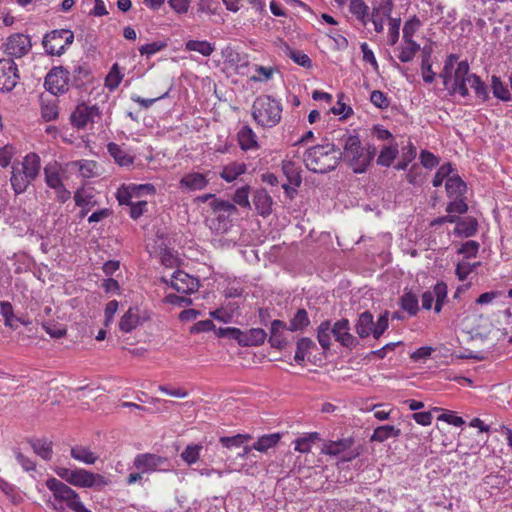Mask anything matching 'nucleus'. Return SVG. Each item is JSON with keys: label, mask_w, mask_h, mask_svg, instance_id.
I'll list each match as a JSON object with an SVG mask.
<instances>
[{"label": "nucleus", "mask_w": 512, "mask_h": 512, "mask_svg": "<svg viewBox=\"0 0 512 512\" xmlns=\"http://www.w3.org/2000/svg\"><path fill=\"white\" fill-rule=\"evenodd\" d=\"M238 142L243 150L256 149L258 147V143L256 140V135L253 130L245 125L238 132Z\"/></svg>", "instance_id": "obj_29"}, {"label": "nucleus", "mask_w": 512, "mask_h": 512, "mask_svg": "<svg viewBox=\"0 0 512 512\" xmlns=\"http://www.w3.org/2000/svg\"><path fill=\"white\" fill-rule=\"evenodd\" d=\"M374 318L370 311L361 313L355 324V331L360 338H367L373 335Z\"/></svg>", "instance_id": "obj_23"}, {"label": "nucleus", "mask_w": 512, "mask_h": 512, "mask_svg": "<svg viewBox=\"0 0 512 512\" xmlns=\"http://www.w3.org/2000/svg\"><path fill=\"white\" fill-rule=\"evenodd\" d=\"M479 250V243L474 240H469L462 244L458 253L463 254L466 258L475 257Z\"/></svg>", "instance_id": "obj_64"}, {"label": "nucleus", "mask_w": 512, "mask_h": 512, "mask_svg": "<svg viewBox=\"0 0 512 512\" xmlns=\"http://www.w3.org/2000/svg\"><path fill=\"white\" fill-rule=\"evenodd\" d=\"M209 206L214 213H223V216H230L237 211L234 203L220 198H213Z\"/></svg>", "instance_id": "obj_38"}, {"label": "nucleus", "mask_w": 512, "mask_h": 512, "mask_svg": "<svg viewBox=\"0 0 512 512\" xmlns=\"http://www.w3.org/2000/svg\"><path fill=\"white\" fill-rule=\"evenodd\" d=\"M354 444L355 441L352 437L337 441H327L323 445L322 453L331 456H339L342 461L348 462L357 458L361 453L360 446H355Z\"/></svg>", "instance_id": "obj_6"}, {"label": "nucleus", "mask_w": 512, "mask_h": 512, "mask_svg": "<svg viewBox=\"0 0 512 512\" xmlns=\"http://www.w3.org/2000/svg\"><path fill=\"white\" fill-rule=\"evenodd\" d=\"M281 439L280 433L266 434L257 439L253 444V448L259 452H267L270 448L275 447Z\"/></svg>", "instance_id": "obj_33"}, {"label": "nucleus", "mask_w": 512, "mask_h": 512, "mask_svg": "<svg viewBox=\"0 0 512 512\" xmlns=\"http://www.w3.org/2000/svg\"><path fill=\"white\" fill-rule=\"evenodd\" d=\"M3 50L11 59L21 58L29 53L32 44L28 35L15 33L10 35L3 43Z\"/></svg>", "instance_id": "obj_9"}, {"label": "nucleus", "mask_w": 512, "mask_h": 512, "mask_svg": "<svg viewBox=\"0 0 512 512\" xmlns=\"http://www.w3.org/2000/svg\"><path fill=\"white\" fill-rule=\"evenodd\" d=\"M94 196L85 190H78L75 192L74 200L77 206L81 208H88L95 204Z\"/></svg>", "instance_id": "obj_58"}, {"label": "nucleus", "mask_w": 512, "mask_h": 512, "mask_svg": "<svg viewBox=\"0 0 512 512\" xmlns=\"http://www.w3.org/2000/svg\"><path fill=\"white\" fill-rule=\"evenodd\" d=\"M371 103L380 109H386L390 105L388 97L380 90H374L370 96Z\"/></svg>", "instance_id": "obj_61"}, {"label": "nucleus", "mask_w": 512, "mask_h": 512, "mask_svg": "<svg viewBox=\"0 0 512 512\" xmlns=\"http://www.w3.org/2000/svg\"><path fill=\"white\" fill-rule=\"evenodd\" d=\"M170 286L178 293L191 294L199 289V280L182 270L175 271L170 278Z\"/></svg>", "instance_id": "obj_15"}, {"label": "nucleus", "mask_w": 512, "mask_h": 512, "mask_svg": "<svg viewBox=\"0 0 512 512\" xmlns=\"http://www.w3.org/2000/svg\"><path fill=\"white\" fill-rule=\"evenodd\" d=\"M315 347V343L312 339L307 337H302L297 341L296 352L294 356V360L301 364L305 360V356L311 348Z\"/></svg>", "instance_id": "obj_43"}, {"label": "nucleus", "mask_w": 512, "mask_h": 512, "mask_svg": "<svg viewBox=\"0 0 512 512\" xmlns=\"http://www.w3.org/2000/svg\"><path fill=\"white\" fill-rule=\"evenodd\" d=\"M215 333L217 337L219 338H229L235 340L239 344V339H241L242 336V330L236 327H226V328H219L218 330H215Z\"/></svg>", "instance_id": "obj_60"}, {"label": "nucleus", "mask_w": 512, "mask_h": 512, "mask_svg": "<svg viewBox=\"0 0 512 512\" xmlns=\"http://www.w3.org/2000/svg\"><path fill=\"white\" fill-rule=\"evenodd\" d=\"M187 51H195L203 56H210L214 52V46L208 41L189 40L185 44Z\"/></svg>", "instance_id": "obj_39"}, {"label": "nucleus", "mask_w": 512, "mask_h": 512, "mask_svg": "<svg viewBox=\"0 0 512 512\" xmlns=\"http://www.w3.org/2000/svg\"><path fill=\"white\" fill-rule=\"evenodd\" d=\"M10 182L14 192L16 194H21L26 191L33 181L26 178V175L21 171L18 165L13 164Z\"/></svg>", "instance_id": "obj_25"}, {"label": "nucleus", "mask_w": 512, "mask_h": 512, "mask_svg": "<svg viewBox=\"0 0 512 512\" xmlns=\"http://www.w3.org/2000/svg\"><path fill=\"white\" fill-rule=\"evenodd\" d=\"M331 329V322L328 320L323 321L317 328V340L324 350H328L331 346Z\"/></svg>", "instance_id": "obj_40"}, {"label": "nucleus", "mask_w": 512, "mask_h": 512, "mask_svg": "<svg viewBox=\"0 0 512 512\" xmlns=\"http://www.w3.org/2000/svg\"><path fill=\"white\" fill-rule=\"evenodd\" d=\"M397 153L398 150L395 147H384L377 158V164L385 167L390 166Z\"/></svg>", "instance_id": "obj_52"}, {"label": "nucleus", "mask_w": 512, "mask_h": 512, "mask_svg": "<svg viewBox=\"0 0 512 512\" xmlns=\"http://www.w3.org/2000/svg\"><path fill=\"white\" fill-rule=\"evenodd\" d=\"M71 457L88 465H92L98 460V455L92 452L88 447L81 445L71 448Z\"/></svg>", "instance_id": "obj_30"}, {"label": "nucleus", "mask_w": 512, "mask_h": 512, "mask_svg": "<svg viewBox=\"0 0 512 512\" xmlns=\"http://www.w3.org/2000/svg\"><path fill=\"white\" fill-rule=\"evenodd\" d=\"M202 449L203 447L200 444L188 445L181 453L180 457L185 463L192 465L199 460Z\"/></svg>", "instance_id": "obj_45"}, {"label": "nucleus", "mask_w": 512, "mask_h": 512, "mask_svg": "<svg viewBox=\"0 0 512 512\" xmlns=\"http://www.w3.org/2000/svg\"><path fill=\"white\" fill-rule=\"evenodd\" d=\"M400 429L395 428L392 425H383L377 427L370 440L371 441H377V442H384L389 438H396L400 436Z\"/></svg>", "instance_id": "obj_34"}, {"label": "nucleus", "mask_w": 512, "mask_h": 512, "mask_svg": "<svg viewBox=\"0 0 512 512\" xmlns=\"http://www.w3.org/2000/svg\"><path fill=\"white\" fill-rule=\"evenodd\" d=\"M447 298V285L443 282H438L432 290H428L422 294V308L429 310L435 301L434 311L439 313L442 310L443 304Z\"/></svg>", "instance_id": "obj_14"}, {"label": "nucleus", "mask_w": 512, "mask_h": 512, "mask_svg": "<svg viewBox=\"0 0 512 512\" xmlns=\"http://www.w3.org/2000/svg\"><path fill=\"white\" fill-rule=\"evenodd\" d=\"M107 150L110 156L114 159V161L122 167L131 166L134 162V157L131 156L126 150H124L120 145L110 142L107 145Z\"/></svg>", "instance_id": "obj_24"}, {"label": "nucleus", "mask_w": 512, "mask_h": 512, "mask_svg": "<svg viewBox=\"0 0 512 512\" xmlns=\"http://www.w3.org/2000/svg\"><path fill=\"white\" fill-rule=\"evenodd\" d=\"M421 25H422V23L416 15H414L409 20H407L403 27L404 42L414 41L413 35L421 27Z\"/></svg>", "instance_id": "obj_48"}, {"label": "nucleus", "mask_w": 512, "mask_h": 512, "mask_svg": "<svg viewBox=\"0 0 512 512\" xmlns=\"http://www.w3.org/2000/svg\"><path fill=\"white\" fill-rule=\"evenodd\" d=\"M133 465L141 473L171 470V463L167 458L152 453L138 454L134 458Z\"/></svg>", "instance_id": "obj_7"}, {"label": "nucleus", "mask_w": 512, "mask_h": 512, "mask_svg": "<svg viewBox=\"0 0 512 512\" xmlns=\"http://www.w3.org/2000/svg\"><path fill=\"white\" fill-rule=\"evenodd\" d=\"M421 70H422L423 80L426 83H432L435 79V73L432 70L431 48H429V47H424L422 49Z\"/></svg>", "instance_id": "obj_37"}, {"label": "nucleus", "mask_w": 512, "mask_h": 512, "mask_svg": "<svg viewBox=\"0 0 512 512\" xmlns=\"http://www.w3.org/2000/svg\"><path fill=\"white\" fill-rule=\"evenodd\" d=\"M34 452L44 460L52 457V442L46 439H37L31 442Z\"/></svg>", "instance_id": "obj_42"}, {"label": "nucleus", "mask_w": 512, "mask_h": 512, "mask_svg": "<svg viewBox=\"0 0 512 512\" xmlns=\"http://www.w3.org/2000/svg\"><path fill=\"white\" fill-rule=\"evenodd\" d=\"M15 153L16 149L12 145L0 147V166L8 167Z\"/></svg>", "instance_id": "obj_63"}, {"label": "nucleus", "mask_w": 512, "mask_h": 512, "mask_svg": "<svg viewBox=\"0 0 512 512\" xmlns=\"http://www.w3.org/2000/svg\"><path fill=\"white\" fill-rule=\"evenodd\" d=\"M389 312L384 311L378 318L377 322L374 323L373 337L379 339L380 336L388 329L389 326Z\"/></svg>", "instance_id": "obj_56"}, {"label": "nucleus", "mask_w": 512, "mask_h": 512, "mask_svg": "<svg viewBox=\"0 0 512 512\" xmlns=\"http://www.w3.org/2000/svg\"><path fill=\"white\" fill-rule=\"evenodd\" d=\"M58 106L55 101L42 102L41 115L45 121H52L58 117Z\"/></svg>", "instance_id": "obj_53"}, {"label": "nucleus", "mask_w": 512, "mask_h": 512, "mask_svg": "<svg viewBox=\"0 0 512 512\" xmlns=\"http://www.w3.org/2000/svg\"><path fill=\"white\" fill-rule=\"evenodd\" d=\"M249 192L250 186L248 185L238 188L233 196L234 203L243 208H250Z\"/></svg>", "instance_id": "obj_50"}, {"label": "nucleus", "mask_w": 512, "mask_h": 512, "mask_svg": "<svg viewBox=\"0 0 512 512\" xmlns=\"http://www.w3.org/2000/svg\"><path fill=\"white\" fill-rule=\"evenodd\" d=\"M18 67L11 58L0 59V91H12L19 81Z\"/></svg>", "instance_id": "obj_12"}, {"label": "nucleus", "mask_w": 512, "mask_h": 512, "mask_svg": "<svg viewBox=\"0 0 512 512\" xmlns=\"http://www.w3.org/2000/svg\"><path fill=\"white\" fill-rule=\"evenodd\" d=\"M404 43L405 45L401 47L398 58L401 62L408 63L414 59L415 54L420 50V45L415 41Z\"/></svg>", "instance_id": "obj_47"}, {"label": "nucleus", "mask_w": 512, "mask_h": 512, "mask_svg": "<svg viewBox=\"0 0 512 512\" xmlns=\"http://www.w3.org/2000/svg\"><path fill=\"white\" fill-rule=\"evenodd\" d=\"M246 165L244 163L232 162L223 167L220 176L226 182H232L237 179L238 176L246 172Z\"/></svg>", "instance_id": "obj_35"}, {"label": "nucleus", "mask_w": 512, "mask_h": 512, "mask_svg": "<svg viewBox=\"0 0 512 512\" xmlns=\"http://www.w3.org/2000/svg\"><path fill=\"white\" fill-rule=\"evenodd\" d=\"M26 175V178L34 181L40 171V157L35 153H29L26 155L22 162L15 163Z\"/></svg>", "instance_id": "obj_21"}, {"label": "nucleus", "mask_w": 512, "mask_h": 512, "mask_svg": "<svg viewBox=\"0 0 512 512\" xmlns=\"http://www.w3.org/2000/svg\"><path fill=\"white\" fill-rule=\"evenodd\" d=\"M151 319V313L139 306L130 307L119 321V329L124 333H130L138 326Z\"/></svg>", "instance_id": "obj_10"}, {"label": "nucleus", "mask_w": 512, "mask_h": 512, "mask_svg": "<svg viewBox=\"0 0 512 512\" xmlns=\"http://www.w3.org/2000/svg\"><path fill=\"white\" fill-rule=\"evenodd\" d=\"M209 180L206 175L198 172H191L185 174L179 182L182 191L192 192L203 190L208 185Z\"/></svg>", "instance_id": "obj_17"}, {"label": "nucleus", "mask_w": 512, "mask_h": 512, "mask_svg": "<svg viewBox=\"0 0 512 512\" xmlns=\"http://www.w3.org/2000/svg\"><path fill=\"white\" fill-rule=\"evenodd\" d=\"M478 222L473 217H467L461 219L458 217L456 226L454 228V234L457 236L471 237L477 232Z\"/></svg>", "instance_id": "obj_26"}, {"label": "nucleus", "mask_w": 512, "mask_h": 512, "mask_svg": "<svg viewBox=\"0 0 512 512\" xmlns=\"http://www.w3.org/2000/svg\"><path fill=\"white\" fill-rule=\"evenodd\" d=\"M45 182L51 189L62 184L59 170L56 165H48L44 168Z\"/></svg>", "instance_id": "obj_49"}, {"label": "nucleus", "mask_w": 512, "mask_h": 512, "mask_svg": "<svg viewBox=\"0 0 512 512\" xmlns=\"http://www.w3.org/2000/svg\"><path fill=\"white\" fill-rule=\"evenodd\" d=\"M267 338V333L262 328H252L247 331H242L239 345L242 347L259 346L262 345Z\"/></svg>", "instance_id": "obj_22"}, {"label": "nucleus", "mask_w": 512, "mask_h": 512, "mask_svg": "<svg viewBox=\"0 0 512 512\" xmlns=\"http://www.w3.org/2000/svg\"><path fill=\"white\" fill-rule=\"evenodd\" d=\"M234 309L232 306L221 307L210 312V316L218 321L228 323L232 321Z\"/></svg>", "instance_id": "obj_59"}, {"label": "nucleus", "mask_w": 512, "mask_h": 512, "mask_svg": "<svg viewBox=\"0 0 512 512\" xmlns=\"http://www.w3.org/2000/svg\"><path fill=\"white\" fill-rule=\"evenodd\" d=\"M251 439L252 436L249 434H237L231 437H220L219 442L222 444L223 447L231 449L233 447H241L245 442H248Z\"/></svg>", "instance_id": "obj_44"}, {"label": "nucleus", "mask_w": 512, "mask_h": 512, "mask_svg": "<svg viewBox=\"0 0 512 512\" xmlns=\"http://www.w3.org/2000/svg\"><path fill=\"white\" fill-rule=\"evenodd\" d=\"M284 330H288V326L284 321L274 320L270 327V337L268 342L273 348L282 350L286 347L287 341L283 336Z\"/></svg>", "instance_id": "obj_19"}, {"label": "nucleus", "mask_w": 512, "mask_h": 512, "mask_svg": "<svg viewBox=\"0 0 512 512\" xmlns=\"http://www.w3.org/2000/svg\"><path fill=\"white\" fill-rule=\"evenodd\" d=\"M47 488L53 494L52 508L57 512H91L81 502L79 494L70 486L56 478L46 481Z\"/></svg>", "instance_id": "obj_3"}, {"label": "nucleus", "mask_w": 512, "mask_h": 512, "mask_svg": "<svg viewBox=\"0 0 512 512\" xmlns=\"http://www.w3.org/2000/svg\"><path fill=\"white\" fill-rule=\"evenodd\" d=\"M350 323L347 319H341L334 323L331 329L335 340L343 347L353 349L358 345V340L350 333Z\"/></svg>", "instance_id": "obj_16"}, {"label": "nucleus", "mask_w": 512, "mask_h": 512, "mask_svg": "<svg viewBox=\"0 0 512 512\" xmlns=\"http://www.w3.org/2000/svg\"><path fill=\"white\" fill-rule=\"evenodd\" d=\"M122 80L118 64H114L106 77V86L110 89H115L119 86Z\"/></svg>", "instance_id": "obj_62"}, {"label": "nucleus", "mask_w": 512, "mask_h": 512, "mask_svg": "<svg viewBox=\"0 0 512 512\" xmlns=\"http://www.w3.org/2000/svg\"><path fill=\"white\" fill-rule=\"evenodd\" d=\"M349 10L363 25L370 21L369 7L363 0H351Z\"/></svg>", "instance_id": "obj_31"}, {"label": "nucleus", "mask_w": 512, "mask_h": 512, "mask_svg": "<svg viewBox=\"0 0 512 512\" xmlns=\"http://www.w3.org/2000/svg\"><path fill=\"white\" fill-rule=\"evenodd\" d=\"M100 118L99 108L96 105L89 106L85 103L77 105L70 116L72 125L79 129L86 127L89 123L98 121Z\"/></svg>", "instance_id": "obj_13"}, {"label": "nucleus", "mask_w": 512, "mask_h": 512, "mask_svg": "<svg viewBox=\"0 0 512 512\" xmlns=\"http://www.w3.org/2000/svg\"><path fill=\"white\" fill-rule=\"evenodd\" d=\"M287 55L298 65L304 68H310L312 65L311 59L305 53L300 50H293L290 47H286Z\"/></svg>", "instance_id": "obj_51"}, {"label": "nucleus", "mask_w": 512, "mask_h": 512, "mask_svg": "<svg viewBox=\"0 0 512 512\" xmlns=\"http://www.w3.org/2000/svg\"><path fill=\"white\" fill-rule=\"evenodd\" d=\"M470 66L467 60L460 61L453 73L452 84L449 87L450 95L458 93L463 98L469 96L467 83L471 82Z\"/></svg>", "instance_id": "obj_8"}, {"label": "nucleus", "mask_w": 512, "mask_h": 512, "mask_svg": "<svg viewBox=\"0 0 512 512\" xmlns=\"http://www.w3.org/2000/svg\"><path fill=\"white\" fill-rule=\"evenodd\" d=\"M389 21V31H388V44L390 46H394L399 39V29L401 25L400 18H390Z\"/></svg>", "instance_id": "obj_57"}, {"label": "nucleus", "mask_w": 512, "mask_h": 512, "mask_svg": "<svg viewBox=\"0 0 512 512\" xmlns=\"http://www.w3.org/2000/svg\"><path fill=\"white\" fill-rule=\"evenodd\" d=\"M55 472L64 481L80 488L101 490L109 484V480L103 475L82 468L69 469L58 467L55 469Z\"/></svg>", "instance_id": "obj_5"}, {"label": "nucleus", "mask_w": 512, "mask_h": 512, "mask_svg": "<svg viewBox=\"0 0 512 512\" xmlns=\"http://www.w3.org/2000/svg\"><path fill=\"white\" fill-rule=\"evenodd\" d=\"M253 202L258 213L266 217L272 211V198L265 190H259L255 193Z\"/></svg>", "instance_id": "obj_28"}, {"label": "nucleus", "mask_w": 512, "mask_h": 512, "mask_svg": "<svg viewBox=\"0 0 512 512\" xmlns=\"http://www.w3.org/2000/svg\"><path fill=\"white\" fill-rule=\"evenodd\" d=\"M341 134L337 139L343 146L340 150L341 160H343L354 173H364L370 166L375 154L374 146L364 147L357 135L349 134L348 131H339Z\"/></svg>", "instance_id": "obj_1"}, {"label": "nucleus", "mask_w": 512, "mask_h": 512, "mask_svg": "<svg viewBox=\"0 0 512 512\" xmlns=\"http://www.w3.org/2000/svg\"><path fill=\"white\" fill-rule=\"evenodd\" d=\"M69 72L63 67H54L45 77V88L53 95L64 94L68 91Z\"/></svg>", "instance_id": "obj_11"}, {"label": "nucleus", "mask_w": 512, "mask_h": 512, "mask_svg": "<svg viewBox=\"0 0 512 512\" xmlns=\"http://www.w3.org/2000/svg\"><path fill=\"white\" fill-rule=\"evenodd\" d=\"M491 89L494 97L501 101L508 102L512 99L510 91L499 76H491Z\"/></svg>", "instance_id": "obj_32"}, {"label": "nucleus", "mask_w": 512, "mask_h": 512, "mask_svg": "<svg viewBox=\"0 0 512 512\" xmlns=\"http://www.w3.org/2000/svg\"><path fill=\"white\" fill-rule=\"evenodd\" d=\"M282 104L269 95L258 96L252 105V117L263 128H272L281 120Z\"/></svg>", "instance_id": "obj_4"}, {"label": "nucleus", "mask_w": 512, "mask_h": 512, "mask_svg": "<svg viewBox=\"0 0 512 512\" xmlns=\"http://www.w3.org/2000/svg\"><path fill=\"white\" fill-rule=\"evenodd\" d=\"M401 307L403 310L407 311L409 315H416L419 306H418V299L416 295H414L411 292H406L402 295L400 298Z\"/></svg>", "instance_id": "obj_46"}, {"label": "nucleus", "mask_w": 512, "mask_h": 512, "mask_svg": "<svg viewBox=\"0 0 512 512\" xmlns=\"http://www.w3.org/2000/svg\"><path fill=\"white\" fill-rule=\"evenodd\" d=\"M340 160V148L334 143L315 145L307 149L303 155L307 169L314 173L330 172L337 167Z\"/></svg>", "instance_id": "obj_2"}, {"label": "nucleus", "mask_w": 512, "mask_h": 512, "mask_svg": "<svg viewBox=\"0 0 512 512\" xmlns=\"http://www.w3.org/2000/svg\"><path fill=\"white\" fill-rule=\"evenodd\" d=\"M62 33V29L53 30L44 36L42 44L48 54L61 56L64 53Z\"/></svg>", "instance_id": "obj_18"}, {"label": "nucleus", "mask_w": 512, "mask_h": 512, "mask_svg": "<svg viewBox=\"0 0 512 512\" xmlns=\"http://www.w3.org/2000/svg\"><path fill=\"white\" fill-rule=\"evenodd\" d=\"M470 79V86L474 90L476 97L482 102L487 101L489 99V91L485 82L477 74H471Z\"/></svg>", "instance_id": "obj_41"}, {"label": "nucleus", "mask_w": 512, "mask_h": 512, "mask_svg": "<svg viewBox=\"0 0 512 512\" xmlns=\"http://www.w3.org/2000/svg\"><path fill=\"white\" fill-rule=\"evenodd\" d=\"M282 170L285 176L287 177V183H283L282 187L285 192L289 195L291 191H295L290 188V185L295 187H299L302 182L301 175L296 167L295 163L292 161H284L282 165Z\"/></svg>", "instance_id": "obj_20"}, {"label": "nucleus", "mask_w": 512, "mask_h": 512, "mask_svg": "<svg viewBox=\"0 0 512 512\" xmlns=\"http://www.w3.org/2000/svg\"><path fill=\"white\" fill-rule=\"evenodd\" d=\"M452 171H453V168L450 163H445L442 166H440V168L437 170V172L434 175V178L432 181L433 186L434 187L441 186L445 179L447 180L449 177H451L450 174L452 173Z\"/></svg>", "instance_id": "obj_55"}, {"label": "nucleus", "mask_w": 512, "mask_h": 512, "mask_svg": "<svg viewBox=\"0 0 512 512\" xmlns=\"http://www.w3.org/2000/svg\"><path fill=\"white\" fill-rule=\"evenodd\" d=\"M310 324V319L307 311L304 308L298 309L295 315L291 318L288 330L291 332L302 331Z\"/></svg>", "instance_id": "obj_36"}, {"label": "nucleus", "mask_w": 512, "mask_h": 512, "mask_svg": "<svg viewBox=\"0 0 512 512\" xmlns=\"http://www.w3.org/2000/svg\"><path fill=\"white\" fill-rule=\"evenodd\" d=\"M445 187L450 198L462 197L467 190L466 183L457 174L452 175L446 180Z\"/></svg>", "instance_id": "obj_27"}, {"label": "nucleus", "mask_w": 512, "mask_h": 512, "mask_svg": "<svg viewBox=\"0 0 512 512\" xmlns=\"http://www.w3.org/2000/svg\"><path fill=\"white\" fill-rule=\"evenodd\" d=\"M318 439V433H311L307 437L295 440V450L301 453H308L311 450V444Z\"/></svg>", "instance_id": "obj_54"}]
</instances>
